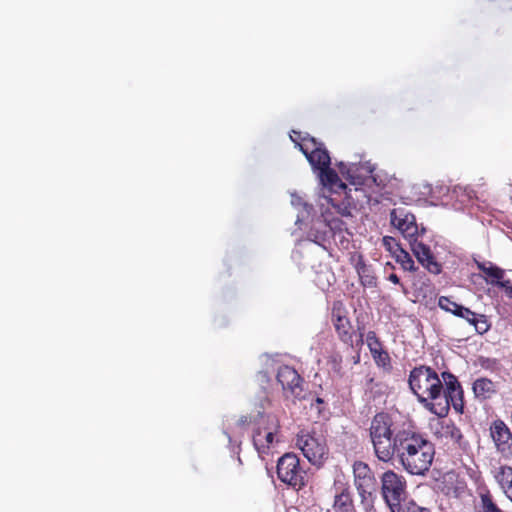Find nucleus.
Masks as SVG:
<instances>
[{
  "label": "nucleus",
  "instance_id": "obj_1",
  "mask_svg": "<svg viewBox=\"0 0 512 512\" xmlns=\"http://www.w3.org/2000/svg\"><path fill=\"white\" fill-rule=\"evenodd\" d=\"M408 385L419 403L438 417H446L450 405L458 412L463 410L462 387L457 377L450 372H442L440 378L432 367L419 365L410 371Z\"/></svg>",
  "mask_w": 512,
  "mask_h": 512
},
{
  "label": "nucleus",
  "instance_id": "obj_2",
  "mask_svg": "<svg viewBox=\"0 0 512 512\" xmlns=\"http://www.w3.org/2000/svg\"><path fill=\"white\" fill-rule=\"evenodd\" d=\"M394 450V458L402 468L417 476L429 471L435 456L434 444L413 428L399 429Z\"/></svg>",
  "mask_w": 512,
  "mask_h": 512
},
{
  "label": "nucleus",
  "instance_id": "obj_3",
  "mask_svg": "<svg viewBox=\"0 0 512 512\" xmlns=\"http://www.w3.org/2000/svg\"><path fill=\"white\" fill-rule=\"evenodd\" d=\"M270 405L271 401L267 396L259 397L254 404V411L241 416L238 420V424L241 426L254 425L252 441L258 454L262 457L269 454L271 448L278 442L276 436L280 430L279 419L273 414L265 413V409Z\"/></svg>",
  "mask_w": 512,
  "mask_h": 512
},
{
  "label": "nucleus",
  "instance_id": "obj_4",
  "mask_svg": "<svg viewBox=\"0 0 512 512\" xmlns=\"http://www.w3.org/2000/svg\"><path fill=\"white\" fill-rule=\"evenodd\" d=\"M393 417L388 412L376 413L369 424V438L378 460L390 462L394 459V447L398 438Z\"/></svg>",
  "mask_w": 512,
  "mask_h": 512
},
{
  "label": "nucleus",
  "instance_id": "obj_5",
  "mask_svg": "<svg viewBox=\"0 0 512 512\" xmlns=\"http://www.w3.org/2000/svg\"><path fill=\"white\" fill-rule=\"evenodd\" d=\"M277 477L289 487L301 490L306 485V471L294 453H285L277 461Z\"/></svg>",
  "mask_w": 512,
  "mask_h": 512
},
{
  "label": "nucleus",
  "instance_id": "obj_6",
  "mask_svg": "<svg viewBox=\"0 0 512 512\" xmlns=\"http://www.w3.org/2000/svg\"><path fill=\"white\" fill-rule=\"evenodd\" d=\"M382 494L392 512H400L406 501V482L402 476L389 470L382 476Z\"/></svg>",
  "mask_w": 512,
  "mask_h": 512
},
{
  "label": "nucleus",
  "instance_id": "obj_7",
  "mask_svg": "<svg viewBox=\"0 0 512 512\" xmlns=\"http://www.w3.org/2000/svg\"><path fill=\"white\" fill-rule=\"evenodd\" d=\"M296 446L302 451L308 461L314 465L321 464L328 453L325 438L322 435L305 429L297 433Z\"/></svg>",
  "mask_w": 512,
  "mask_h": 512
},
{
  "label": "nucleus",
  "instance_id": "obj_8",
  "mask_svg": "<svg viewBox=\"0 0 512 512\" xmlns=\"http://www.w3.org/2000/svg\"><path fill=\"white\" fill-rule=\"evenodd\" d=\"M354 484L366 509L373 505L374 494L377 490V480L369 465L363 461L353 464Z\"/></svg>",
  "mask_w": 512,
  "mask_h": 512
},
{
  "label": "nucleus",
  "instance_id": "obj_9",
  "mask_svg": "<svg viewBox=\"0 0 512 512\" xmlns=\"http://www.w3.org/2000/svg\"><path fill=\"white\" fill-rule=\"evenodd\" d=\"M276 380L281 385L286 399L301 400L305 398V381L293 367L280 366L276 374Z\"/></svg>",
  "mask_w": 512,
  "mask_h": 512
},
{
  "label": "nucleus",
  "instance_id": "obj_10",
  "mask_svg": "<svg viewBox=\"0 0 512 512\" xmlns=\"http://www.w3.org/2000/svg\"><path fill=\"white\" fill-rule=\"evenodd\" d=\"M331 321L338 339L342 343L353 347V338L356 332L348 317V311L343 302L335 301L333 303L331 311Z\"/></svg>",
  "mask_w": 512,
  "mask_h": 512
},
{
  "label": "nucleus",
  "instance_id": "obj_11",
  "mask_svg": "<svg viewBox=\"0 0 512 512\" xmlns=\"http://www.w3.org/2000/svg\"><path fill=\"white\" fill-rule=\"evenodd\" d=\"M489 436L496 452L504 459H512V431L501 419H496L489 426Z\"/></svg>",
  "mask_w": 512,
  "mask_h": 512
},
{
  "label": "nucleus",
  "instance_id": "obj_12",
  "mask_svg": "<svg viewBox=\"0 0 512 512\" xmlns=\"http://www.w3.org/2000/svg\"><path fill=\"white\" fill-rule=\"evenodd\" d=\"M436 437L452 450L466 451L469 448V442L462 430L452 420H443L439 423Z\"/></svg>",
  "mask_w": 512,
  "mask_h": 512
},
{
  "label": "nucleus",
  "instance_id": "obj_13",
  "mask_svg": "<svg viewBox=\"0 0 512 512\" xmlns=\"http://www.w3.org/2000/svg\"><path fill=\"white\" fill-rule=\"evenodd\" d=\"M390 221L409 242L416 239L420 234L425 233L424 228L419 230L415 216L405 208H394L390 212Z\"/></svg>",
  "mask_w": 512,
  "mask_h": 512
},
{
  "label": "nucleus",
  "instance_id": "obj_14",
  "mask_svg": "<svg viewBox=\"0 0 512 512\" xmlns=\"http://www.w3.org/2000/svg\"><path fill=\"white\" fill-rule=\"evenodd\" d=\"M300 151L305 155L313 169L328 168L331 164L329 152L322 142L316 138H306L300 145Z\"/></svg>",
  "mask_w": 512,
  "mask_h": 512
},
{
  "label": "nucleus",
  "instance_id": "obj_15",
  "mask_svg": "<svg viewBox=\"0 0 512 512\" xmlns=\"http://www.w3.org/2000/svg\"><path fill=\"white\" fill-rule=\"evenodd\" d=\"M366 344L376 366L381 368L384 372L390 373L393 368L391 357L388 351L383 347L375 331H369L367 333Z\"/></svg>",
  "mask_w": 512,
  "mask_h": 512
},
{
  "label": "nucleus",
  "instance_id": "obj_16",
  "mask_svg": "<svg viewBox=\"0 0 512 512\" xmlns=\"http://www.w3.org/2000/svg\"><path fill=\"white\" fill-rule=\"evenodd\" d=\"M374 169L370 166L364 167L360 164H353L345 167L342 163L340 165L341 174L355 186L369 185L370 182L375 183L377 186L381 184L377 182V178L373 175Z\"/></svg>",
  "mask_w": 512,
  "mask_h": 512
},
{
  "label": "nucleus",
  "instance_id": "obj_17",
  "mask_svg": "<svg viewBox=\"0 0 512 512\" xmlns=\"http://www.w3.org/2000/svg\"><path fill=\"white\" fill-rule=\"evenodd\" d=\"M411 250L418 262L430 273L438 275L442 271V265L435 259L428 245L416 239L409 242Z\"/></svg>",
  "mask_w": 512,
  "mask_h": 512
},
{
  "label": "nucleus",
  "instance_id": "obj_18",
  "mask_svg": "<svg viewBox=\"0 0 512 512\" xmlns=\"http://www.w3.org/2000/svg\"><path fill=\"white\" fill-rule=\"evenodd\" d=\"M335 489L336 493L334 495L332 510H328L327 512H356L349 485L340 480H336Z\"/></svg>",
  "mask_w": 512,
  "mask_h": 512
},
{
  "label": "nucleus",
  "instance_id": "obj_19",
  "mask_svg": "<svg viewBox=\"0 0 512 512\" xmlns=\"http://www.w3.org/2000/svg\"><path fill=\"white\" fill-rule=\"evenodd\" d=\"M460 318L472 325L475 331L480 335L485 334L491 328V323L485 314L476 313L468 307L465 308Z\"/></svg>",
  "mask_w": 512,
  "mask_h": 512
},
{
  "label": "nucleus",
  "instance_id": "obj_20",
  "mask_svg": "<svg viewBox=\"0 0 512 512\" xmlns=\"http://www.w3.org/2000/svg\"><path fill=\"white\" fill-rule=\"evenodd\" d=\"M477 267L481 272H483L487 277L490 278L487 279V283L494 287L499 288V282H504L506 280L505 270L494 265L491 262H478Z\"/></svg>",
  "mask_w": 512,
  "mask_h": 512
},
{
  "label": "nucleus",
  "instance_id": "obj_21",
  "mask_svg": "<svg viewBox=\"0 0 512 512\" xmlns=\"http://www.w3.org/2000/svg\"><path fill=\"white\" fill-rule=\"evenodd\" d=\"M335 195L327 197V202L332 206L337 214L343 217L352 216L351 214V202L350 197L347 193L342 197V192L335 191Z\"/></svg>",
  "mask_w": 512,
  "mask_h": 512
},
{
  "label": "nucleus",
  "instance_id": "obj_22",
  "mask_svg": "<svg viewBox=\"0 0 512 512\" xmlns=\"http://www.w3.org/2000/svg\"><path fill=\"white\" fill-rule=\"evenodd\" d=\"M320 172L321 183L329 189H339L343 194H346V185L341 181L335 170L328 168H322L318 170Z\"/></svg>",
  "mask_w": 512,
  "mask_h": 512
},
{
  "label": "nucleus",
  "instance_id": "obj_23",
  "mask_svg": "<svg viewBox=\"0 0 512 512\" xmlns=\"http://www.w3.org/2000/svg\"><path fill=\"white\" fill-rule=\"evenodd\" d=\"M473 391L477 398L488 399L495 393V386L490 379L479 378L473 383Z\"/></svg>",
  "mask_w": 512,
  "mask_h": 512
},
{
  "label": "nucleus",
  "instance_id": "obj_24",
  "mask_svg": "<svg viewBox=\"0 0 512 512\" xmlns=\"http://www.w3.org/2000/svg\"><path fill=\"white\" fill-rule=\"evenodd\" d=\"M497 483L507 494V491L512 490V467L508 465L500 466L494 474Z\"/></svg>",
  "mask_w": 512,
  "mask_h": 512
},
{
  "label": "nucleus",
  "instance_id": "obj_25",
  "mask_svg": "<svg viewBox=\"0 0 512 512\" xmlns=\"http://www.w3.org/2000/svg\"><path fill=\"white\" fill-rule=\"evenodd\" d=\"M438 306L445 312L451 313L459 318L466 308L465 306L456 303L451 297L448 296H440L438 298Z\"/></svg>",
  "mask_w": 512,
  "mask_h": 512
},
{
  "label": "nucleus",
  "instance_id": "obj_26",
  "mask_svg": "<svg viewBox=\"0 0 512 512\" xmlns=\"http://www.w3.org/2000/svg\"><path fill=\"white\" fill-rule=\"evenodd\" d=\"M398 264L401 265V267L410 272H414L417 270V267L415 266L414 260L410 256V254L405 251L401 247H396V251H394L393 256Z\"/></svg>",
  "mask_w": 512,
  "mask_h": 512
},
{
  "label": "nucleus",
  "instance_id": "obj_27",
  "mask_svg": "<svg viewBox=\"0 0 512 512\" xmlns=\"http://www.w3.org/2000/svg\"><path fill=\"white\" fill-rule=\"evenodd\" d=\"M356 271L359 275L361 284L363 286L375 287L376 286V278L370 273V268L365 264V262L360 259L356 264Z\"/></svg>",
  "mask_w": 512,
  "mask_h": 512
},
{
  "label": "nucleus",
  "instance_id": "obj_28",
  "mask_svg": "<svg viewBox=\"0 0 512 512\" xmlns=\"http://www.w3.org/2000/svg\"><path fill=\"white\" fill-rule=\"evenodd\" d=\"M342 362L343 358L339 352H333L327 357V365L330 371L339 378L344 375Z\"/></svg>",
  "mask_w": 512,
  "mask_h": 512
},
{
  "label": "nucleus",
  "instance_id": "obj_29",
  "mask_svg": "<svg viewBox=\"0 0 512 512\" xmlns=\"http://www.w3.org/2000/svg\"><path fill=\"white\" fill-rule=\"evenodd\" d=\"M325 218V222L327 223V226L330 228V230L336 234V233H342L343 231L347 230L346 224L344 221L337 217L328 218L325 214L323 215Z\"/></svg>",
  "mask_w": 512,
  "mask_h": 512
},
{
  "label": "nucleus",
  "instance_id": "obj_30",
  "mask_svg": "<svg viewBox=\"0 0 512 512\" xmlns=\"http://www.w3.org/2000/svg\"><path fill=\"white\" fill-rule=\"evenodd\" d=\"M483 512H502V510L493 502L489 493L481 495Z\"/></svg>",
  "mask_w": 512,
  "mask_h": 512
},
{
  "label": "nucleus",
  "instance_id": "obj_31",
  "mask_svg": "<svg viewBox=\"0 0 512 512\" xmlns=\"http://www.w3.org/2000/svg\"><path fill=\"white\" fill-rule=\"evenodd\" d=\"M400 512H430L429 509L417 505L414 501H408L401 507Z\"/></svg>",
  "mask_w": 512,
  "mask_h": 512
},
{
  "label": "nucleus",
  "instance_id": "obj_32",
  "mask_svg": "<svg viewBox=\"0 0 512 512\" xmlns=\"http://www.w3.org/2000/svg\"><path fill=\"white\" fill-rule=\"evenodd\" d=\"M306 138H313V137L310 136L309 134L302 135V132H300V131H292V133L290 134V139L292 140V142L295 143L296 147H298L299 149H300L301 143H303L304 140H306Z\"/></svg>",
  "mask_w": 512,
  "mask_h": 512
},
{
  "label": "nucleus",
  "instance_id": "obj_33",
  "mask_svg": "<svg viewBox=\"0 0 512 512\" xmlns=\"http://www.w3.org/2000/svg\"><path fill=\"white\" fill-rule=\"evenodd\" d=\"M383 244L386 249L394 256V251H396V247H400V245L396 242V240L392 237H384Z\"/></svg>",
  "mask_w": 512,
  "mask_h": 512
},
{
  "label": "nucleus",
  "instance_id": "obj_34",
  "mask_svg": "<svg viewBox=\"0 0 512 512\" xmlns=\"http://www.w3.org/2000/svg\"><path fill=\"white\" fill-rule=\"evenodd\" d=\"M499 288L502 289L505 295L512 300V281L506 279L504 282H499Z\"/></svg>",
  "mask_w": 512,
  "mask_h": 512
},
{
  "label": "nucleus",
  "instance_id": "obj_35",
  "mask_svg": "<svg viewBox=\"0 0 512 512\" xmlns=\"http://www.w3.org/2000/svg\"><path fill=\"white\" fill-rule=\"evenodd\" d=\"M388 280L391 281L394 284H399L400 283L399 277L396 274H394V273H392V274H390L388 276Z\"/></svg>",
  "mask_w": 512,
  "mask_h": 512
},
{
  "label": "nucleus",
  "instance_id": "obj_36",
  "mask_svg": "<svg viewBox=\"0 0 512 512\" xmlns=\"http://www.w3.org/2000/svg\"><path fill=\"white\" fill-rule=\"evenodd\" d=\"M358 331H359V339H358V341H357V344H363V342H364V340H363V336H364V334H363V332H362L361 327H358Z\"/></svg>",
  "mask_w": 512,
  "mask_h": 512
},
{
  "label": "nucleus",
  "instance_id": "obj_37",
  "mask_svg": "<svg viewBox=\"0 0 512 512\" xmlns=\"http://www.w3.org/2000/svg\"><path fill=\"white\" fill-rule=\"evenodd\" d=\"M360 362V355L357 354L353 357V363L354 364H358Z\"/></svg>",
  "mask_w": 512,
  "mask_h": 512
},
{
  "label": "nucleus",
  "instance_id": "obj_38",
  "mask_svg": "<svg viewBox=\"0 0 512 512\" xmlns=\"http://www.w3.org/2000/svg\"><path fill=\"white\" fill-rule=\"evenodd\" d=\"M316 403L318 404H322L323 403V400L319 397L316 398Z\"/></svg>",
  "mask_w": 512,
  "mask_h": 512
},
{
  "label": "nucleus",
  "instance_id": "obj_39",
  "mask_svg": "<svg viewBox=\"0 0 512 512\" xmlns=\"http://www.w3.org/2000/svg\"><path fill=\"white\" fill-rule=\"evenodd\" d=\"M373 381H374V379H373V378H370V379H369V383H372Z\"/></svg>",
  "mask_w": 512,
  "mask_h": 512
}]
</instances>
